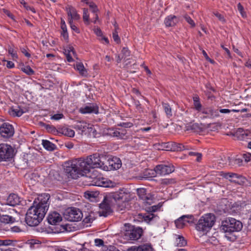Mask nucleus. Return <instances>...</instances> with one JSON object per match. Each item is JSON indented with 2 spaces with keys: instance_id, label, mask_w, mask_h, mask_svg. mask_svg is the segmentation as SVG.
<instances>
[{
  "instance_id": "f257e3e1",
  "label": "nucleus",
  "mask_w": 251,
  "mask_h": 251,
  "mask_svg": "<svg viewBox=\"0 0 251 251\" xmlns=\"http://www.w3.org/2000/svg\"><path fill=\"white\" fill-rule=\"evenodd\" d=\"M106 156L100 153H94L85 159L78 158L65 163L64 172L68 178L77 179L83 173H88L90 169L100 168L103 170Z\"/></svg>"
},
{
  "instance_id": "f03ea898",
  "label": "nucleus",
  "mask_w": 251,
  "mask_h": 251,
  "mask_svg": "<svg viewBox=\"0 0 251 251\" xmlns=\"http://www.w3.org/2000/svg\"><path fill=\"white\" fill-rule=\"evenodd\" d=\"M107 198L113 199V204L116 202V209L119 212L126 210L128 205L130 194L126 189H120L119 191L108 194Z\"/></svg>"
},
{
  "instance_id": "7ed1b4c3",
  "label": "nucleus",
  "mask_w": 251,
  "mask_h": 251,
  "mask_svg": "<svg viewBox=\"0 0 251 251\" xmlns=\"http://www.w3.org/2000/svg\"><path fill=\"white\" fill-rule=\"evenodd\" d=\"M45 214V213L36 208L33 205L27 210L25 215V221L29 226H36L41 222Z\"/></svg>"
},
{
  "instance_id": "20e7f679",
  "label": "nucleus",
  "mask_w": 251,
  "mask_h": 251,
  "mask_svg": "<svg viewBox=\"0 0 251 251\" xmlns=\"http://www.w3.org/2000/svg\"><path fill=\"white\" fill-rule=\"evenodd\" d=\"M243 227L242 223L234 218H228L222 222L220 230L226 233V237L231 240V237L227 236V233L231 234L234 232L240 231Z\"/></svg>"
},
{
  "instance_id": "39448f33",
  "label": "nucleus",
  "mask_w": 251,
  "mask_h": 251,
  "mask_svg": "<svg viewBox=\"0 0 251 251\" xmlns=\"http://www.w3.org/2000/svg\"><path fill=\"white\" fill-rule=\"evenodd\" d=\"M216 222V217L214 214L208 213L204 215L199 220L196 225L197 230L207 233L214 226Z\"/></svg>"
},
{
  "instance_id": "423d86ee",
  "label": "nucleus",
  "mask_w": 251,
  "mask_h": 251,
  "mask_svg": "<svg viewBox=\"0 0 251 251\" xmlns=\"http://www.w3.org/2000/svg\"><path fill=\"white\" fill-rule=\"evenodd\" d=\"M143 230L139 227L129 225L124 233L125 238L129 240H137L142 236Z\"/></svg>"
},
{
  "instance_id": "0eeeda50",
  "label": "nucleus",
  "mask_w": 251,
  "mask_h": 251,
  "mask_svg": "<svg viewBox=\"0 0 251 251\" xmlns=\"http://www.w3.org/2000/svg\"><path fill=\"white\" fill-rule=\"evenodd\" d=\"M65 218L70 222H78L83 217L81 211L75 207L68 208L64 214Z\"/></svg>"
},
{
  "instance_id": "6e6552de",
  "label": "nucleus",
  "mask_w": 251,
  "mask_h": 251,
  "mask_svg": "<svg viewBox=\"0 0 251 251\" xmlns=\"http://www.w3.org/2000/svg\"><path fill=\"white\" fill-rule=\"evenodd\" d=\"M122 166V162L120 159L116 156L106 157L104 166H103V170L108 171L119 169Z\"/></svg>"
},
{
  "instance_id": "1a4fd4ad",
  "label": "nucleus",
  "mask_w": 251,
  "mask_h": 251,
  "mask_svg": "<svg viewBox=\"0 0 251 251\" xmlns=\"http://www.w3.org/2000/svg\"><path fill=\"white\" fill-rule=\"evenodd\" d=\"M14 150L10 145L7 144H0V162L6 161L11 159L14 155Z\"/></svg>"
},
{
  "instance_id": "9d476101",
  "label": "nucleus",
  "mask_w": 251,
  "mask_h": 251,
  "mask_svg": "<svg viewBox=\"0 0 251 251\" xmlns=\"http://www.w3.org/2000/svg\"><path fill=\"white\" fill-rule=\"evenodd\" d=\"M107 197L108 194L104 197L102 202L100 204V215L104 217H107L112 212L110 205L113 204V199H109Z\"/></svg>"
},
{
  "instance_id": "9b49d317",
  "label": "nucleus",
  "mask_w": 251,
  "mask_h": 251,
  "mask_svg": "<svg viewBox=\"0 0 251 251\" xmlns=\"http://www.w3.org/2000/svg\"><path fill=\"white\" fill-rule=\"evenodd\" d=\"M222 176L226 179H229L230 181L239 185H243L247 181L244 176L233 173H223Z\"/></svg>"
},
{
  "instance_id": "f8f14e48",
  "label": "nucleus",
  "mask_w": 251,
  "mask_h": 251,
  "mask_svg": "<svg viewBox=\"0 0 251 251\" xmlns=\"http://www.w3.org/2000/svg\"><path fill=\"white\" fill-rule=\"evenodd\" d=\"M50 198V195L49 194L41 195L38 198L39 202L36 205H35V207L46 213L49 206V200Z\"/></svg>"
},
{
  "instance_id": "ddd939ff",
  "label": "nucleus",
  "mask_w": 251,
  "mask_h": 251,
  "mask_svg": "<svg viewBox=\"0 0 251 251\" xmlns=\"http://www.w3.org/2000/svg\"><path fill=\"white\" fill-rule=\"evenodd\" d=\"M14 133V127L10 124L4 123L0 126V134L3 138H10Z\"/></svg>"
},
{
  "instance_id": "4468645a",
  "label": "nucleus",
  "mask_w": 251,
  "mask_h": 251,
  "mask_svg": "<svg viewBox=\"0 0 251 251\" xmlns=\"http://www.w3.org/2000/svg\"><path fill=\"white\" fill-rule=\"evenodd\" d=\"M175 170L174 166L172 164H160L156 166L155 171L157 174L164 176L170 174Z\"/></svg>"
},
{
  "instance_id": "2eb2a0df",
  "label": "nucleus",
  "mask_w": 251,
  "mask_h": 251,
  "mask_svg": "<svg viewBox=\"0 0 251 251\" xmlns=\"http://www.w3.org/2000/svg\"><path fill=\"white\" fill-rule=\"evenodd\" d=\"M201 112L203 114L201 118L213 119L219 116V111L217 109H214L211 107L202 108Z\"/></svg>"
},
{
  "instance_id": "dca6fc26",
  "label": "nucleus",
  "mask_w": 251,
  "mask_h": 251,
  "mask_svg": "<svg viewBox=\"0 0 251 251\" xmlns=\"http://www.w3.org/2000/svg\"><path fill=\"white\" fill-rule=\"evenodd\" d=\"M79 112L82 114L94 113L98 114L99 113V107L96 104L90 103L84 107H81L79 109Z\"/></svg>"
},
{
  "instance_id": "f3484780",
  "label": "nucleus",
  "mask_w": 251,
  "mask_h": 251,
  "mask_svg": "<svg viewBox=\"0 0 251 251\" xmlns=\"http://www.w3.org/2000/svg\"><path fill=\"white\" fill-rule=\"evenodd\" d=\"M186 218L189 219L187 221L188 223H194V217L192 215H183L175 221V224L177 228H182L185 225L183 220Z\"/></svg>"
},
{
  "instance_id": "a211bd4d",
  "label": "nucleus",
  "mask_w": 251,
  "mask_h": 251,
  "mask_svg": "<svg viewBox=\"0 0 251 251\" xmlns=\"http://www.w3.org/2000/svg\"><path fill=\"white\" fill-rule=\"evenodd\" d=\"M66 10L69 17L68 21L70 20L72 21H73V20H78L80 18L75 8L72 6L67 5L66 7Z\"/></svg>"
},
{
  "instance_id": "6ab92c4d",
  "label": "nucleus",
  "mask_w": 251,
  "mask_h": 251,
  "mask_svg": "<svg viewBox=\"0 0 251 251\" xmlns=\"http://www.w3.org/2000/svg\"><path fill=\"white\" fill-rule=\"evenodd\" d=\"M127 251H154L150 243H146L138 246H132L127 249Z\"/></svg>"
},
{
  "instance_id": "aec40b11",
  "label": "nucleus",
  "mask_w": 251,
  "mask_h": 251,
  "mask_svg": "<svg viewBox=\"0 0 251 251\" xmlns=\"http://www.w3.org/2000/svg\"><path fill=\"white\" fill-rule=\"evenodd\" d=\"M47 220L50 224L55 225L62 221V217L58 213L53 212L49 215Z\"/></svg>"
},
{
  "instance_id": "412c9836",
  "label": "nucleus",
  "mask_w": 251,
  "mask_h": 251,
  "mask_svg": "<svg viewBox=\"0 0 251 251\" xmlns=\"http://www.w3.org/2000/svg\"><path fill=\"white\" fill-rule=\"evenodd\" d=\"M250 135L249 131H245L243 129L239 128L233 134V136L239 140H245L249 139L248 136Z\"/></svg>"
},
{
  "instance_id": "4be33fe9",
  "label": "nucleus",
  "mask_w": 251,
  "mask_h": 251,
  "mask_svg": "<svg viewBox=\"0 0 251 251\" xmlns=\"http://www.w3.org/2000/svg\"><path fill=\"white\" fill-rule=\"evenodd\" d=\"M21 202L20 197L16 194H11L9 195L6 199L7 204L15 206Z\"/></svg>"
},
{
  "instance_id": "5701e85b",
  "label": "nucleus",
  "mask_w": 251,
  "mask_h": 251,
  "mask_svg": "<svg viewBox=\"0 0 251 251\" xmlns=\"http://www.w3.org/2000/svg\"><path fill=\"white\" fill-rule=\"evenodd\" d=\"M59 134H61L62 135H64L65 136L70 137H73L75 135V131L74 130L70 128L69 127L67 126H63L62 127L59 128L58 130Z\"/></svg>"
},
{
  "instance_id": "b1692460",
  "label": "nucleus",
  "mask_w": 251,
  "mask_h": 251,
  "mask_svg": "<svg viewBox=\"0 0 251 251\" xmlns=\"http://www.w3.org/2000/svg\"><path fill=\"white\" fill-rule=\"evenodd\" d=\"M178 21V18L176 16L171 15L165 18L164 23L166 26L170 27L175 25Z\"/></svg>"
},
{
  "instance_id": "393cba45",
  "label": "nucleus",
  "mask_w": 251,
  "mask_h": 251,
  "mask_svg": "<svg viewBox=\"0 0 251 251\" xmlns=\"http://www.w3.org/2000/svg\"><path fill=\"white\" fill-rule=\"evenodd\" d=\"M186 130H191L195 132H200L202 131V128L198 123H189L186 126Z\"/></svg>"
},
{
  "instance_id": "a878e982",
  "label": "nucleus",
  "mask_w": 251,
  "mask_h": 251,
  "mask_svg": "<svg viewBox=\"0 0 251 251\" xmlns=\"http://www.w3.org/2000/svg\"><path fill=\"white\" fill-rule=\"evenodd\" d=\"M114 183L111 180L102 178L96 182V185L103 187H112L114 186Z\"/></svg>"
},
{
  "instance_id": "bb28decb",
  "label": "nucleus",
  "mask_w": 251,
  "mask_h": 251,
  "mask_svg": "<svg viewBox=\"0 0 251 251\" xmlns=\"http://www.w3.org/2000/svg\"><path fill=\"white\" fill-rule=\"evenodd\" d=\"M39 124L41 126L44 127L48 132L54 134H59V128L57 129L54 126L50 125H47L43 122H40Z\"/></svg>"
},
{
  "instance_id": "cd10ccee",
  "label": "nucleus",
  "mask_w": 251,
  "mask_h": 251,
  "mask_svg": "<svg viewBox=\"0 0 251 251\" xmlns=\"http://www.w3.org/2000/svg\"><path fill=\"white\" fill-rule=\"evenodd\" d=\"M26 110L22 108L21 106H18L16 108L12 107L11 109L10 114L13 116L20 117L23 113H25Z\"/></svg>"
},
{
  "instance_id": "c85d7f7f",
  "label": "nucleus",
  "mask_w": 251,
  "mask_h": 251,
  "mask_svg": "<svg viewBox=\"0 0 251 251\" xmlns=\"http://www.w3.org/2000/svg\"><path fill=\"white\" fill-rule=\"evenodd\" d=\"M142 216L144 220L148 223H151V221H156L158 219V217L152 213H149L147 214L143 215H140Z\"/></svg>"
},
{
  "instance_id": "c756f323",
  "label": "nucleus",
  "mask_w": 251,
  "mask_h": 251,
  "mask_svg": "<svg viewBox=\"0 0 251 251\" xmlns=\"http://www.w3.org/2000/svg\"><path fill=\"white\" fill-rule=\"evenodd\" d=\"M42 145L44 148L49 151H53L56 148V146L47 140H42Z\"/></svg>"
},
{
  "instance_id": "7c9ffc66",
  "label": "nucleus",
  "mask_w": 251,
  "mask_h": 251,
  "mask_svg": "<svg viewBox=\"0 0 251 251\" xmlns=\"http://www.w3.org/2000/svg\"><path fill=\"white\" fill-rule=\"evenodd\" d=\"M15 219L10 216L7 215H1L0 214V222L4 224L13 223Z\"/></svg>"
},
{
  "instance_id": "2f4dec72",
  "label": "nucleus",
  "mask_w": 251,
  "mask_h": 251,
  "mask_svg": "<svg viewBox=\"0 0 251 251\" xmlns=\"http://www.w3.org/2000/svg\"><path fill=\"white\" fill-rule=\"evenodd\" d=\"M61 28L62 30L61 35L63 36L64 39L66 40L68 39V33L67 32V26L65 21L61 19Z\"/></svg>"
},
{
  "instance_id": "473e14b6",
  "label": "nucleus",
  "mask_w": 251,
  "mask_h": 251,
  "mask_svg": "<svg viewBox=\"0 0 251 251\" xmlns=\"http://www.w3.org/2000/svg\"><path fill=\"white\" fill-rule=\"evenodd\" d=\"M194 106L195 109L198 111H201L202 109V105L200 101V98L198 96L193 97Z\"/></svg>"
},
{
  "instance_id": "72a5a7b5",
  "label": "nucleus",
  "mask_w": 251,
  "mask_h": 251,
  "mask_svg": "<svg viewBox=\"0 0 251 251\" xmlns=\"http://www.w3.org/2000/svg\"><path fill=\"white\" fill-rule=\"evenodd\" d=\"M243 160L241 158H231L229 161V165L232 166H241Z\"/></svg>"
},
{
  "instance_id": "f704fd0d",
  "label": "nucleus",
  "mask_w": 251,
  "mask_h": 251,
  "mask_svg": "<svg viewBox=\"0 0 251 251\" xmlns=\"http://www.w3.org/2000/svg\"><path fill=\"white\" fill-rule=\"evenodd\" d=\"M172 147L170 148V150L173 151H180L184 149V146L179 143L173 142L171 143Z\"/></svg>"
},
{
  "instance_id": "c9c22d12",
  "label": "nucleus",
  "mask_w": 251,
  "mask_h": 251,
  "mask_svg": "<svg viewBox=\"0 0 251 251\" xmlns=\"http://www.w3.org/2000/svg\"><path fill=\"white\" fill-rule=\"evenodd\" d=\"M163 107L165 112L168 118L172 116V111L170 105L167 103H162Z\"/></svg>"
},
{
  "instance_id": "e433bc0d",
  "label": "nucleus",
  "mask_w": 251,
  "mask_h": 251,
  "mask_svg": "<svg viewBox=\"0 0 251 251\" xmlns=\"http://www.w3.org/2000/svg\"><path fill=\"white\" fill-rule=\"evenodd\" d=\"M176 244L178 247H183L187 244L186 241L184 238L180 235H178L176 238Z\"/></svg>"
},
{
  "instance_id": "4c0bfd02",
  "label": "nucleus",
  "mask_w": 251,
  "mask_h": 251,
  "mask_svg": "<svg viewBox=\"0 0 251 251\" xmlns=\"http://www.w3.org/2000/svg\"><path fill=\"white\" fill-rule=\"evenodd\" d=\"M137 194L139 198L143 200H146L148 199L147 198V197L146 196V192L147 190L145 188H139L137 190Z\"/></svg>"
},
{
  "instance_id": "58836bf2",
  "label": "nucleus",
  "mask_w": 251,
  "mask_h": 251,
  "mask_svg": "<svg viewBox=\"0 0 251 251\" xmlns=\"http://www.w3.org/2000/svg\"><path fill=\"white\" fill-rule=\"evenodd\" d=\"M76 69L79 72V73L81 75H86L87 74V71L82 63H77L76 64Z\"/></svg>"
},
{
  "instance_id": "ea45409f",
  "label": "nucleus",
  "mask_w": 251,
  "mask_h": 251,
  "mask_svg": "<svg viewBox=\"0 0 251 251\" xmlns=\"http://www.w3.org/2000/svg\"><path fill=\"white\" fill-rule=\"evenodd\" d=\"M114 26L115 27V29L114 31L113 32L112 37L115 42L119 44L120 43V38L118 36V33L117 29L118 28V25L116 24V23L114 24Z\"/></svg>"
},
{
  "instance_id": "a19ab883",
  "label": "nucleus",
  "mask_w": 251,
  "mask_h": 251,
  "mask_svg": "<svg viewBox=\"0 0 251 251\" xmlns=\"http://www.w3.org/2000/svg\"><path fill=\"white\" fill-rule=\"evenodd\" d=\"M75 128L81 130L82 132H84L86 129L88 128V127L87 123L80 122L79 124L75 126Z\"/></svg>"
},
{
  "instance_id": "79ce46f5",
  "label": "nucleus",
  "mask_w": 251,
  "mask_h": 251,
  "mask_svg": "<svg viewBox=\"0 0 251 251\" xmlns=\"http://www.w3.org/2000/svg\"><path fill=\"white\" fill-rule=\"evenodd\" d=\"M175 183L176 180L174 178H164L161 180V184L162 185H169Z\"/></svg>"
},
{
  "instance_id": "37998d69",
  "label": "nucleus",
  "mask_w": 251,
  "mask_h": 251,
  "mask_svg": "<svg viewBox=\"0 0 251 251\" xmlns=\"http://www.w3.org/2000/svg\"><path fill=\"white\" fill-rule=\"evenodd\" d=\"M21 70L23 72L29 75H32L34 74V71L29 66L22 67Z\"/></svg>"
},
{
  "instance_id": "c03bdc74",
  "label": "nucleus",
  "mask_w": 251,
  "mask_h": 251,
  "mask_svg": "<svg viewBox=\"0 0 251 251\" xmlns=\"http://www.w3.org/2000/svg\"><path fill=\"white\" fill-rule=\"evenodd\" d=\"M130 52L129 50L126 48H123L121 51V55L124 57V59H128L127 57L130 56Z\"/></svg>"
},
{
  "instance_id": "a18cd8bd",
  "label": "nucleus",
  "mask_w": 251,
  "mask_h": 251,
  "mask_svg": "<svg viewBox=\"0 0 251 251\" xmlns=\"http://www.w3.org/2000/svg\"><path fill=\"white\" fill-rule=\"evenodd\" d=\"M83 19L86 25L89 24V15L87 9L84 8L83 12Z\"/></svg>"
},
{
  "instance_id": "49530a36",
  "label": "nucleus",
  "mask_w": 251,
  "mask_h": 251,
  "mask_svg": "<svg viewBox=\"0 0 251 251\" xmlns=\"http://www.w3.org/2000/svg\"><path fill=\"white\" fill-rule=\"evenodd\" d=\"M184 18L186 20V21L192 27H194L195 26V24L194 21L190 18L189 16L187 14H185L183 16Z\"/></svg>"
},
{
  "instance_id": "de8ad7c7",
  "label": "nucleus",
  "mask_w": 251,
  "mask_h": 251,
  "mask_svg": "<svg viewBox=\"0 0 251 251\" xmlns=\"http://www.w3.org/2000/svg\"><path fill=\"white\" fill-rule=\"evenodd\" d=\"M71 52L74 55L75 54V52L73 47H69L67 49H64L63 51L65 55L70 54Z\"/></svg>"
},
{
  "instance_id": "09e8293b",
  "label": "nucleus",
  "mask_w": 251,
  "mask_h": 251,
  "mask_svg": "<svg viewBox=\"0 0 251 251\" xmlns=\"http://www.w3.org/2000/svg\"><path fill=\"white\" fill-rule=\"evenodd\" d=\"M8 53L11 55L13 58H17L18 55L16 52L14 50V49L10 47L8 49Z\"/></svg>"
},
{
  "instance_id": "8fccbe9b",
  "label": "nucleus",
  "mask_w": 251,
  "mask_h": 251,
  "mask_svg": "<svg viewBox=\"0 0 251 251\" xmlns=\"http://www.w3.org/2000/svg\"><path fill=\"white\" fill-rule=\"evenodd\" d=\"M68 22L72 30L75 31L76 33H79V29L75 25L73 24V21H72L71 20H69Z\"/></svg>"
},
{
  "instance_id": "3c124183",
  "label": "nucleus",
  "mask_w": 251,
  "mask_h": 251,
  "mask_svg": "<svg viewBox=\"0 0 251 251\" xmlns=\"http://www.w3.org/2000/svg\"><path fill=\"white\" fill-rule=\"evenodd\" d=\"M64 115L62 113L56 114L51 116V119L57 121L62 119Z\"/></svg>"
},
{
  "instance_id": "603ef678",
  "label": "nucleus",
  "mask_w": 251,
  "mask_h": 251,
  "mask_svg": "<svg viewBox=\"0 0 251 251\" xmlns=\"http://www.w3.org/2000/svg\"><path fill=\"white\" fill-rule=\"evenodd\" d=\"M102 251H120L115 247L113 246H110L108 247H104Z\"/></svg>"
},
{
  "instance_id": "864d4df0",
  "label": "nucleus",
  "mask_w": 251,
  "mask_h": 251,
  "mask_svg": "<svg viewBox=\"0 0 251 251\" xmlns=\"http://www.w3.org/2000/svg\"><path fill=\"white\" fill-rule=\"evenodd\" d=\"M202 53L203 55V56H204L205 59L210 62L212 64H213L214 63V61L211 59H210L209 56H208L207 53L205 52V51L204 50H202Z\"/></svg>"
},
{
  "instance_id": "5fc2aeb1",
  "label": "nucleus",
  "mask_w": 251,
  "mask_h": 251,
  "mask_svg": "<svg viewBox=\"0 0 251 251\" xmlns=\"http://www.w3.org/2000/svg\"><path fill=\"white\" fill-rule=\"evenodd\" d=\"M237 8L238 10L240 11L242 17H244L245 16V14L244 12V8L240 3H239L237 4Z\"/></svg>"
},
{
  "instance_id": "6e6d98bb",
  "label": "nucleus",
  "mask_w": 251,
  "mask_h": 251,
  "mask_svg": "<svg viewBox=\"0 0 251 251\" xmlns=\"http://www.w3.org/2000/svg\"><path fill=\"white\" fill-rule=\"evenodd\" d=\"M93 220V217H92L90 215H89L85 217V218L83 220V222L85 223H91Z\"/></svg>"
},
{
  "instance_id": "4d7b16f0",
  "label": "nucleus",
  "mask_w": 251,
  "mask_h": 251,
  "mask_svg": "<svg viewBox=\"0 0 251 251\" xmlns=\"http://www.w3.org/2000/svg\"><path fill=\"white\" fill-rule=\"evenodd\" d=\"M243 158L245 159V161L249 162L251 160V153H246L243 154Z\"/></svg>"
},
{
  "instance_id": "13d9d810",
  "label": "nucleus",
  "mask_w": 251,
  "mask_h": 251,
  "mask_svg": "<svg viewBox=\"0 0 251 251\" xmlns=\"http://www.w3.org/2000/svg\"><path fill=\"white\" fill-rule=\"evenodd\" d=\"M121 126L125 127H130L133 126V124L131 123H122L120 125Z\"/></svg>"
},
{
  "instance_id": "bf43d9fd",
  "label": "nucleus",
  "mask_w": 251,
  "mask_h": 251,
  "mask_svg": "<svg viewBox=\"0 0 251 251\" xmlns=\"http://www.w3.org/2000/svg\"><path fill=\"white\" fill-rule=\"evenodd\" d=\"M10 230L12 232H19L21 231L20 228L17 226H14L10 227V229H8L7 230Z\"/></svg>"
},
{
  "instance_id": "052dcab7",
  "label": "nucleus",
  "mask_w": 251,
  "mask_h": 251,
  "mask_svg": "<svg viewBox=\"0 0 251 251\" xmlns=\"http://www.w3.org/2000/svg\"><path fill=\"white\" fill-rule=\"evenodd\" d=\"M95 243L96 246H100L103 245V241L100 239H96Z\"/></svg>"
},
{
  "instance_id": "680f3d73",
  "label": "nucleus",
  "mask_w": 251,
  "mask_h": 251,
  "mask_svg": "<svg viewBox=\"0 0 251 251\" xmlns=\"http://www.w3.org/2000/svg\"><path fill=\"white\" fill-rule=\"evenodd\" d=\"M21 52L24 54V55L27 57H30L31 55L30 54L27 52V50L25 48L21 49Z\"/></svg>"
},
{
  "instance_id": "e2e57ef3",
  "label": "nucleus",
  "mask_w": 251,
  "mask_h": 251,
  "mask_svg": "<svg viewBox=\"0 0 251 251\" xmlns=\"http://www.w3.org/2000/svg\"><path fill=\"white\" fill-rule=\"evenodd\" d=\"M214 14L215 15V16H216L220 21H222V22H225V19L222 15H221V14H220L219 13H214Z\"/></svg>"
},
{
  "instance_id": "0e129e2a",
  "label": "nucleus",
  "mask_w": 251,
  "mask_h": 251,
  "mask_svg": "<svg viewBox=\"0 0 251 251\" xmlns=\"http://www.w3.org/2000/svg\"><path fill=\"white\" fill-rule=\"evenodd\" d=\"M134 100V103L136 106V109H137L138 110H140L142 108V107H141V104H140L139 101L137 100Z\"/></svg>"
},
{
  "instance_id": "69168bd1",
  "label": "nucleus",
  "mask_w": 251,
  "mask_h": 251,
  "mask_svg": "<svg viewBox=\"0 0 251 251\" xmlns=\"http://www.w3.org/2000/svg\"><path fill=\"white\" fill-rule=\"evenodd\" d=\"M95 32L97 36L100 37L102 36V32L100 28H97L95 30Z\"/></svg>"
},
{
  "instance_id": "338daca9",
  "label": "nucleus",
  "mask_w": 251,
  "mask_h": 251,
  "mask_svg": "<svg viewBox=\"0 0 251 251\" xmlns=\"http://www.w3.org/2000/svg\"><path fill=\"white\" fill-rule=\"evenodd\" d=\"M13 241L11 240H3V246H9L12 244Z\"/></svg>"
},
{
  "instance_id": "774afa93",
  "label": "nucleus",
  "mask_w": 251,
  "mask_h": 251,
  "mask_svg": "<svg viewBox=\"0 0 251 251\" xmlns=\"http://www.w3.org/2000/svg\"><path fill=\"white\" fill-rule=\"evenodd\" d=\"M6 67L8 68H13L14 67V63L11 61H7Z\"/></svg>"
}]
</instances>
